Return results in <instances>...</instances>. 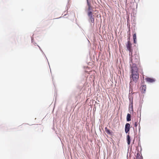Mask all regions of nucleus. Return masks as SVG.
<instances>
[{
	"label": "nucleus",
	"instance_id": "11",
	"mask_svg": "<svg viewBox=\"0 0 159 159\" xmlns=\"http://www.w3.org/2000/svg\"><path fill=\"white\" fill-rule=\"evenodd\" d=\"M105 129V131L107 134H111L110 130L108 129L107 127H106Z\"/></svg>",
	"mask_w": 159,
	"mask_h": 159
},
{
	"label": "nucleus",
	"instance_id": "16",
	"mask_svg": "<svg viewBox=\"0 0 159 159\" xmlns=\"http://www.w3.org/2000/svg\"><path fill=\"white\" fill-rule=\"evenodd\" d=\"M137 123L136 122H135L134 124V126L135 127H136L137 126Z\"/></svg>",
	"mask_w": 159,
	"mask_h": 159
},
{
	"label": "nucleus",
	"instance_id": "12",
	"mask_svg": "<svg viewBox=\"0 0 159 159\" xmlns=\"http://www.w3.org/2000/svg\"><path fill=\"white\" fill-rule=\"evenodd\" d=\"M88 10L89 11H93V7L91 6H88Z\"/></svg>",
	"mask_w": 159,
	"mask_h": 159
},
{
	"label": "nucleus",
	"instance_id": "9",
	"mask_svg": "<svg viewBox=\"0 0 159 159\" xmlns=\"http://www.w3.org/2000/svg\"><path fill=\"white\" fill-rule=\"evenodd\" d=\"M127 142L128 144H129L130 143V137L129 135L127 136Z\"/></svg>",
	"mask_w": 159,
	"mask_h": 159
},
{
	"label": "nucleus",
	"instance_id": "7",
	"mask_svg": "<svg viewBox=\"0 0 159 159\" xmlns=\"http://www.w3.org/2000/svg\"><path fill=\"white\" fill-rule=\"evenodd\" d=\"M131 115L130 114L128 113L126 119L128 121H129L131 120Z\"/></svg>",
	"mask_w": 159,
	"mask_h": 159
},
{
	"label": "nucleus",
	"instance_id": "13",
	"mask_svg": "<svg viewBox=\"0 0 159 159\" xmlns=\"http://www.w3.org/2000/svg\"><path fill=\"white\" fill-rule=\"evenodd\" d=\"M131 104L129 105V106L130 107L131 106V107H132V110H133V100H132L131 102H130Z\"/></svg>",
	"mask_w": 159,
	"mask_h": 159
},
{
	"label": "nucleus",
	"instance_id": "15",
	"mask_svg": "<svg viewBox=\"0 0 159 159\" xmlns=\"http://www.w3.org/2000/svg\"><path fill=\"white\" fill-rule=\"evenodd\" d=\"M128 33H129V34L128 35V37H129V36H130V30H129Z\"/></svg>",
	"mask_w": 159,
	"mask_h": 159
},
{
	"label": "nucleus",
	"instance_id": "2",
	"mask_svg": "<svg viewBox=\"0 0 159 159\" xmlns=\"http://www.w3.org/2000/svg\"><path fill=\"white\" fill-rule=\"evenodd\" d=\"M127 48L129 51V53L132 54L133 52V49L132 48V44L130 41H128L126 44Z\"/></svg>",
	"mask_w": 159,
	"mask_h": 159
},
{
	"label": "nucleus",
	"instance_id": "1",
	"mask_svg": "<svg viewBox=\"0 0 159 159\" xmlns=\"http://www.w3.org/2000/svg\"><path fill=\"white\" fill-rule=\"evenodd\" d=\"M139 57L137 55H135L134 58L131 59V62L132 64L130 66L131 69V75L130 76L131 81H133L136 83L139 78L138 69L137 66L136 64L138 63Z\"/></svg>",
	"mask_w": 159,
	"mask_h": 159
},
{
	"label": "nucleus",
	"instance_id": "5",
	"mask_svg": "<svg viewBox=\"0 0 159 159\" xmlns=\"http://www.w3.org/2000/svg\"><path fill=\"white\" fill-rule=\"evenodd\" d=\"M145 80L147 82L149 83H153L155 81L154 79L149 77L146 78Z\"/></svg>",
	"mask_w": 159,
	"mask_h": 159
},
{
	"label": "nucleus",
	"instance_id": "10",
	"mask_svg": "<svg viewBox=\"0 0 159 159\" xmlns=\"http://www.w3.org/2000/svg\"><path fill=\"white\" fill-rule=\"evenodd\" d=\"M137 159H142L143 158L142 156H141L139 153H137L136 156Z\"/></svg>",
	"mask_w": 159,
	"mask_h": 159
},
{
	"label": "nucleus",
	"instance_id": "4",
	"mask_svg": "<svg viewBox=\"0 0 159 159\" xmlns=\"http://www.w3.org/2000/svg\"><path fill=\"white\" fill-rule=\"evenodd\" d=\"M130 129V125L129 123H127L125 125V131L126 133H127L129 131Z\"/></svg>",
	"mask_w": 159,
	"mask_h": 159
},
{
	"label": "nucleus",
	"instance_id": "14",
	"mask_svg": "<svg viewBox=\"0 0 159 159\" xmlns=\"http://www.w3.org/2000/svg\"><path fill=\"white\" fill-rule=\"evenodd\" d=\"M87 4L88 6H91V4L88 1H87Z\"/></svg>",
	"mask_w": 159,
	"mask_h": 159
},
{
	"label": "nucleus",
	"instance_id": "17",
	"mask_svg": "<svg viewBox=\"0 0 159 159\" xmlns=\"http://www.w3.org/2000/svg\"><path fill=\"white\" fill-rule=\"evenodd\" d=\"M130 36L128 37V41H130Z\"/></svg>",
	"mask_w": 159,
	"mask_h": 159
},
{
	"label": "nucleus",
	"instance_id": "8",
	"mask_svg": "<svg viewBox=\"0 0 159 159\" xmlns=\"http://www.w3.org/2000/svg\"><path fill=\"white\" fill-rule=\"evenodd\" d=\"M133 39H134V42L135 44H136L137 43L136 42V34H134L133 35Z\"/></svg>",
	"mask_w": 159,
	"mask_h": 159
},
{
	"label": "nucleus",
	"instance_id": "6",
	"mask_svg": "<svg viewBox=\"0 0 159 159\" xmlns=\"http://www.w3.org/2000/svg\"><path fill=\"white\" fill-rule=\"evenodd\" d=\"M140 89L142 90V92L143 93L145 92L146 90V86L145 85H142Z\"/></svg>",
	"mask_w": 159,
	"mask_h": 159
},
{
	"label": "nucleus",
	"instance_id": "3",
	"mask_svg": "<svg viewBox=\"0 0 159 159\" xmlns=\"http://www.w3.org/2000/svg\"><path fill=\"white\" fill-rule=\"evenodd\" d=\"M88 15L91 22L93 23L94 22V16L93 15L92 11H89L88 13Z\"/></svg>",
	"mask_w": 159,
	"mask_h": 159
}]
</instances>
